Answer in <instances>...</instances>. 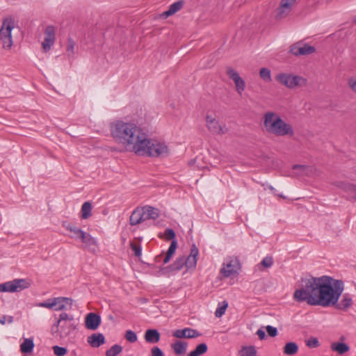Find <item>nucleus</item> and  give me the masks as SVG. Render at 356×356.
I'll return each instance as SVG.
<instances>
[{
	"mask_svg": "<svg viewBox=\"0 0 356 356\" xmlns=\"http://www.w3.org/2000/svg\"><path fill=\"white\" fill-rule=\"evenodd\" d=\"M206 121L207 127L209 131L212 134H224L226 133L227 129H224V128L219 124L218 121H217L216 118H212L210 115H207Z\"/></svg>",
	"mask_w": 356,
	"mask_h": 356,
	"instance_id": "nucleus-12",
	"label": "nucleus"
},
{
	"mask_svg": "<svg viewBox=\"0 0 356 356\" xmlns=\"http://www.w3.org/2000/svg\"><path fill=\"white\" fill-rule=\"evenodd\" d=\"M58 300L59 299H54V298L48 299L47 301H46V302H42L38 303V306L41 307H46V308H49V309H53L54 307H56L57 305V303L59 302Z\"/></svg>",
	"mask_w": 356,
	"mask_h": 356,
	"instance_id": "nucleus-33",
	"label": "nucleus"
},
{
	"mask_svg": "<svg viewBox=\"0 0 356 356\" xmlns=\"http://www.w3.org/2000/svg\"><path fill=\"white\" fill-rule=\"evenodd\" d=\"M228 307V302L227 301L222 302V305L216 310L215 315L216 317H221L225 312L226 309Z\"/></svg>",
	"mask_w": 356,
	"mask_h": 356,
	"instance_id": "nucleus-44",
	"label": "nucleus"
},
{
	"mask_svg": "<svg viewBox=\"0 0 356 356\" xmlns=\"http://www.w3.org/2000/svg\"><path fill=\"white\" fill-rule=\"evenodd\" d=\"M80 240L84 244L85 248L90 250H94L95 248L97 246L95 238L88 233L84 232L83 236H82Z\"/></svg>",
	"mask_w": 356,
	"mask_h": 356,
	"instance_id": "nucleus-19",
	"label": "nucleus"
},
{
	"mask_svg": "<svg viewBox=\"0 0 356 356\" xmlns=\"http://www.w3.org/2000/svg\"><path fill=\"white\" fill-rule=\"evenodd\" d=\"M198 253V248L195 245H193L191 249L190 254L187 257L184 256V260L186 261V267L187 268L196 267Z\"/></svg>",
	"mask_w": 356,
	"mask_h": 356,
	"instance_id": "nucleus-13",
	"label": "nucleus"
},
{
	"mask_svg": "<svg viewBox=\"0 0 356 356\" xmlns=\"http://www.w3.org/2000/svg\"><path fill=\"white\" fill-rule=\"evenodd\" d=\"M306 345L310 348H317L320 346V343L317 338L310 337L306 340Z\"/></svg>",
	"mask_w": 356,
	"mask_h": 356,
	"instance_id": "nucleus-43",
	"label": "nucleus"
},
{
	"mask_svg": "<svg viewBox=\"0 0 356 356\" xmlns=\"http://www.w3.org/2000/svg\"><path fill=\"white\" fill-rule=\"evenodd\" d=\"M130 247L131 250L134 252V255L136 257H139L141 256L142 248L140 244H137L134 242H131Z\"/></svg>",
	"mask_w": 356,
	"mask_h": 356,
	"instance_id": "nucleus-40",
	"label": "nucleus"
},
{
	"mask_svg": "<svg viewBox=\"0 0 356 356\" xmlns=\"http://www.w3.org/2000/svg\"><path fill=\"white\" fill-rule=\"evenodd\" d=\"M75 42L72 38H69L67 41V46L66 49V51L69 56L74 54Z\"/></svg>",
	"mask_w": 356,
	"mask_h": 356,
	"instance_id": "nucleus-45",
	"label": "nucleus"
},
{
	"mask_svg": "<svg viewBox=\"0 0 356 356\" xmlns=\"http://www.w3.org/2000/svg\"><path fill=\"white\" fill-rule=\"evenodd\" d=\"M161 257V255H159L156 257V261H159V259Z\"/></svg>",
	"mask_w": 356,
	"mask_h": 356,
	"instance_id": "nucleus-60",
	"label": "nucleus"
},
{
	"mask_svg": "<svg viewBox=\"0 0 356 356\" xmlns=\"http://www.w3.org/2000/svg\"><path fill=\"white\" fill-rule=\"evenodd\" d=\"M186 261L184 260V256L180 257L174 261L173 264L163 268V270L166 272L178 271L180 270L184 266H186Z\"/></svg>",
	"mask_w": 356,
	"mask_h": 356,
	"instance_id": "nucleus-18",
	"label": "nucleus"
},
{
	"mask_svg": "<svg viewBox=\"0 0 356 356\" xmlns=\"http://www.w3.org/2000/svg\"><path fill=\"white\" fill-rule=\"evenodd\" d=\"M15 26V20L12 16L6 17L2 22L0 29V39L5 49H10L13 46L11 31Z\"/></svg>",
	"mask_w": 356,
	"mask_h": 356,
	"instance_id": "nucleus-4",
	"label": "nucleus"
},
{
	"mask_svg": "<svg viewBox=\"0 0 356 356\" xmlns=\"http://www.w3.org/2000/svg\"><path fill=\"white\" fill-rule=\"evenodd\" d=\"M273 264V259L272 257H266L261 261V265L264 268H270Z\"/></svg>",
	"mask_w": 356,
	"mask_h": 356,
	"instance_id": "nucleus-47",
	"label": "nucleus"
},
{
	"mask_svg": "<svg viewBox=\"0 0 356 356\" xmlns=\"http://www.w3.org/2000/svg\"><path fill=\"white\" fill-rule=\"evenodd\" d=\"M76 329V325L72 322H63L61 324L55 323L51 327V333L56 337L65 339Z\"/></svg>",
	"mask_w": 356,
	"mask_h": 356,
	"instance_id": "nucleus-6",
	"label": "nucleus"
},
{
	"mask_svg": "<svg viewBox=\"0 0 356 356\" xmlns=\"http://www.w3.org/2000/svg\"><path fill=\"white\" fill-rule=\"evenodd\" d=\"M298 350V346L295 342H288L283 348V352L287 355H294Z\"/></svg>",
	"mask_w": 356,
	"mask_h": 356,
	"instance_id": "nucleus-26",
	"label": "nucleus"
},
{
	"mask_svg": "<svg viewBox=\"0 0 356 356\" xmlns=\"http://www.w3.org/2000/svg\"><path fill=\"white\" fill-rule=\"evenodd\" d=\"M144 209L147 214L146 218L155 220L159 218V211L158 209L150 206H146L144 207Z\"/></svg>",
	"mask_w": 356,
	"mask_h": 356,
	"instance_id": "nucleus-28",
	"label": "nucleus"
},
{
	"mask_svg": "<svg viewBox=\"0 0 356 356\" xmlns=\"http://www.w3.org/2000/svg\"><path fill=\"white\" fill-rule=\"evenodd\" d=\"M140 214H141V222L146 220H148L147 218H146L147 214L144 209V207L140 209Z\"/></svg>",
	"mask_w": 356,
	"mask_h": 356,
	"instance_id": "nucleus-53",
	"label": "nucleus"
},
{
	"mask_svg": "<svg viewBox=\"0 0 356 356\" xmlns=\"http://www.w3.org/2000/svg\"><path fill=\"white\" fill-rule=\"evenodd\" d=\"M291 11L282 8L281 6H280L276 11V15L275 19L277 20H280L284 17H286Z\"/></svg>",
	"mask_w": 356,
	"mask_h": 356,
	"instance_id": "nucleus-34",
	"label": "nucleus"
},
{
	"mask_svg": "<svg viewBox=\"0 0 356 356\" xmlns=\"http://www.w3.org/2000/svg\"><path fill=\"white\" fill-rule=\"evenodd\" d=\"M63 226L65 227V229L73 233L74 235L71 236V238H74L76 239H81L82 236H83V234L85 232H83L80 228L75 226L74 224L72 222H63Z\"/></svg>",
	"mask_w": 356,
	"mask_h": 356,
	"instance_id": "nucleus-17",
	"label": "nucleus"
},
{
	"mask_svg": "<svg viewBox=\"0 0 356 356\" xmlns=\"http://www.w3.org/2000/svg\"><path fill=\"white\" fill-rule=\"evenodd\" d=\"M316 51L313 46L301 42H296L290 47V52L296 56L302 55H309Z\"/></svg>",
	"mask_w": 356,
	"mask_h": 356,
	"instance_id": "nucleus-9",
	"label": "nucleus"
},
{
	"mask_svg": "<svg viewBox=\"0 0 356 356\" xmlns=\"http://www.w3.org/2000/svg\"><path fill=\"white\" fill-rule=\"evenodd\" d=\"M348 85L353 91H356V79L355 78L352 77L348 80Z\"/></svg>",
	"mask_w": 356,
	"mask_h": 356,
	"instance_id": "nucleus-51",
	"label": "nucleus"
},
{
	"mask_svg": "<svg viewBox=\"0 0 356 356\" xmlns=\"http://www.w3.org/2000/svg\"><path fill=\"white\" fill-rule=\"evenodd\" d=\"M264 125L268 134L277 136H293L294 134L291 125L273 112H267L264 114Z\"/></svg>",
	"mask_w": 356,
	"mask_h": 356,
	"instance_id": "nucleus-3",
	"label": "nucleus"
},
{
	"mask_svg": "<svg viewBox=\"0 0 356 356\" xmlns=\"http://www.w3.org/2000/svg\"><path fill=\"white\" fill-rule=\"evenodd\" d=\"M208 350V346L205 343L198 344L195 348L190 352L188 356H201Z\"/></svg>",
	"mask_w": 356,
	"mask_h": 356,
	"instance_id": "nucleus-24",
	"label": "nucleus"
},
{
	"mask_svg": "<svg viewBox=\"0 0 356 356\" xmlns=\"http://www.w3.org/2000/svg\"><path fill=\"white\" fill-rule=\"evenodd\" d=\"M54 41L55 40L52 39L44 38V41L42 42V47L44 52H47L50 49L51 47L54 44Z\"/></svg>",
	"mask_w": 356,
	"mask_h": 356,
	"instance_id": "nucleus-42",
	"label": "nucleus"
},
{
	"mask_svg": "<svg viewBox=\"0 0 356 356\" xmlns=\"http://www.w3.org/2000/svg\"><path fill=\"white\" fill-rule=\"evenodd\" d=\"M74 320V317L72 315H69L67 313L63 312L59 315L58 320L56 323L61 324L63 322H72Z\"/></svg>",
	"mask_w": 356,
	"mask_h": 356,
	"instance_id": "nucleus-36",
	"label": "nucleus"
},
{
	"mask_svg": "<svg viewBox=\"0 0 356 356\" xmlns=\"http://www.w3.org/2000/svg\"><path fill=\"white\" fill-rule=\"evenodd\" d=\"M13 321V316H9L8 318V323H12Z\"/></svg>",
	"mask_w": 356,
	"mask_h": 356,
	"instance_id": "nucleus-57",
	"label": "nucleus"
},
{
	"mask_svg": "<svg viewBox=\"0 0 356 356\" xmlns=\"http://www.w3.org/2000/svg\"><path fill=\"white\" fill-rule=\"evenodd\" d=\"M131 225H136L141 223V214L140 208H136L131 213L129 218Z\"/></svg>",
	"mask_w": 356,
	"mask_h": 356,
	"instance_id": "nucleus-29",
	"label": "nucleus"
},
{
	"mask_svg": "<svg viewBox=\"0 0 356 356\" xmlns=\"http://www.w3.org/2000/svg\"><path fill=\"white\" fill-rule=\"evenodd\" d=\"M54 299H59V302H58L56 305L58 307L54 309L56 311H62L65 309V304H68L70 305H72V300L69 298L58 297L54 298Z\"/></svg>",
	"mask_w": 356,
	"mask_h": 356,
	"instance_id": "nucleus-30",
	"label": "nucleus"
},
{
	"mask_svg": "<svg viewBox=\"0 0 356 356\" xmlns=\"http://www.w3.org/2000/svg\"><path fill=\"white\" fill-rule=\"evenodd\" d=\"M30 282L25 279H15L13 281L0 284V292H19L28 289Z\"/></svg>",
	"mask_w": 356,
	"mask_h": 356,
	"instance_id": "nucleus-7",
	"label": "nucleus"
},
{
	"mask_svg": "<svg viewBox=\"0 0 356 356\" xmlns=\"http://www.w3.org/2000/svg\"><path fill=\"white\" fill-rule=\"evenodd\" d=\"M87 342L92 348H99L106 342L105 337L102 333H93L87 338Z\"/></svg>",
	"mask_w": 356,
	"mask_h": 356,
	"instance_id": "nucleus-14",
	"label": "nucleus"
},
{
	"mask_svg": "<svg viewBox=\"0 0 356 356\" xmlns=\"http://www.w3.org/2000/svg\"><path fill=\"white\" fill-rule=\"evenodd\" d=\"M239 261L236 258L234 260H231L229 263H227L226 268H222L220 270V272L224 277H228L236 273V268L239 267Z\"/></svg>",
	"mask_w": 356,
	"mask_h": 356,
	"instance_id": "nucleus-15",
	"label": "nucleus"
},
{
	"mask_svg": "<svg viewBox=\"0 0 356 356\" xmlns=\"http://www.w3.org/2000/svg\"><path fill=\"white\" fill-rule=\"evenodd\" d=\"M257 334L258 335L259 338L261 340H263V339H264L266 338L265 332L263 330H261V329H259V330H257Z\"/></svg>",
	"mask_w": 356,
	"mask_h": 356,
	"instance_id": "nucleus-52",
	"label": "nucleus"
},
{
	"mask_svg": "<svg viewBox=\"0 0 356 356\" xmlns=\"http://www.w3.org/2000/svg\"><path fill=\"white\" fill-rule=\"evenodd\" d=\"M188 343L186 341H177L172 344V348L174 353L177 355H183L186 351Z\"/></svg>",
	"mask_w": 356,
	"mask_h": 356,
	"instance_id": "nucleus-22",
	"label": "nucleus"
},
{
	"mask_svg": "<svg viewBox=\"0 0 356 356\" xmlns=\"http://www.w3.org/2000/svg\"><path fill=\"white\" fill-rule=\"evenodd\" d=\"M266 332L271 337H275L277 334V330L276 327H274L270 325H268L266 327Z\"/></svg>",
	"mask_w": 356,
	"mask_h": 356,
	"instance_id": "nucleus-48",
	"label": "nucleus"
},
{
	"mask_svg": "<svg viewBox=\"0 0 356 356\" xmlns=\"http://www.w3.org/2000/svg\"><path fill=\"white\" fill-rule=\"evenodd\" d=\"M332 351L337 352L339 355H343L350 349L349 346L343 342H333L330 345Z\"/></svg>",
	"mask_w": 356,
	"mask_h": 356,
	"instance_id": "nucleus-20",
	"label": "nucleus"
},
{
	"mask_svg": "<svg viewBox=\"0 0 356 356\" xmlns=\"http://www.w3.org/2000/svg\"><path fill=\"white\" fill-rule=\"evenodd\" d=\"M159 238H165L168 241H173L175 240L176 234L175 231L172 229L168 228L165 230L163 236L159 234Z\"/></svg>",
	"mask_w": 356,
	"mask_h": 356,
	"instance_id": "nucleus-35",
	"label": "nucleus"
},
{
	"mask_svg": "<svg viewBox=\"0 0 356 356\" xmlns=\"http://www.w3.org/2000/svg\"><path fill=\"white\" fill-rule=\"evenodd\" d=\"M268 188H269V189L270 191H273L274 190V188L272 186H269Z\"/></svg>",
	"mask_w": 356,
	"mask_h": 356,
	"instance_id": "nucleus-59",
	"label": "nucleus"
},
{
	"mask_svg": "<svg viewBox=\"0 0 356 356\" xmlns=\"http://www.w3.org/2000/svg\"><path fill=\"white\" fill-rule=\"evenodd\" d=\"M124 338L127 341H128L130 343H134L137 341V335L136 334L132 331V330H127L125 332Z\"/></svg>",
	"mask_w": 356,
	"mask_h": 356,
	"instance_id": "nucleus-38",
	"label": "nucleus"
},
{
	"mask_svg": "<svg viewBox=\"0 0 356 356\" xmlns=\"http://www.w3.org/2000/svg\"><path fill=\"white\" fill-rule=\"evenodd\" d=\"M278 195L280 197H281V198L286 199V197L284 195H283L282 194H279V195Z\"/></svg>",
	"mask_w": 356,
	"mask_h": 356,
	"instance_id": "nucleus-58",
	"label": "nucleus"
},
{
	"mask_svg": "<svg viewBox=\"0 0 356 356\" xmlns=\"http://www.w3.org/2000/svg\"><path fill=\"white\" fill-rule=\"evenodd\" d=\"M92 204L90 202H86L83 204L81 210V217L82 219H88L92 216Z\"/></svg>",
	"mask_w": 356,
	"mask_h": 356,
	"instance_id": "nucleus-27",
	"label": "nucleus"
},
{
	"mask_svg": "<svg viewBox=\"0 0 356 356\" xmlns=\"http://www.w3.org/2000/svg\"><path fill=\"white\" fill-rule=\"evenodd\" d=\"M344 189L347 191H350L351 193H353L352 197L355 198L356 195V188L354 185L352 184H344Z\"/></svg>",
	"mask_w": 356,
	"mask_h": 356,
	"instance_id": "nucleus-49",
	"label": "nucleus"
},
{
	"mask_svg": "<svg viewBox=\"0 0 356 356\" xmlns=\"http://www.w3.org/2000/svg\"><path fill=\"white\" fill-rule=\"evenodd\" d=\"M296 1V0H282L280 6L291 11V7L295 4Z\"/></svg>",
	"mask_w": 356,
	"mask_h": 356,
	"instance_id": "nucleus-46",
	"label": "nucleus"
},
{
	"mask_svg": "<svg viewBox=\"0 0 356 356\" xmlns=\"http://www.w3.org/2000/svg\"><path fill=\"white\" fill-rule=\"evenodd\" d=\"M184 6V1H178L177 2H175L170 6L169 7V9L166 11H165L162 15L165 17H168L170 15H172L179 10L182 8Z\"/></svg>",
	"mask_w": 356,
	"mask_h": 356,
	"instance_id": "nucleus-21",
	"label": "nucleus"
},
{
	"mask_svg": "<svg viewBox=\"0 0 356 356\" xmlns=\"http://www.w3.org/2000/svg\"><path fill=\"white\" fill-rule=\"evenodd\" d=\"M177 247V242L176 240H173L172 242H171V244L165 254V256L163 259V264H168L170 260L171 259L172 257L173 256V254H175V250H176V248Z\"/></svg>",
	"mask_w": 356,
	"mask_h": 356,
	"instance_id": "nucleus-25",
	"label": "nucleus"
},
{
	"mask_svg": "<svg viewBox=\"0 0 356 356\" xmlns=\"http://www.w3.org/2000/svg\"><path fill=\"white\" fill-rule=\"evenodd\" d=\"M172 336L177 339H194L201 336V334L191 327H185L175 330Z\"/></svg>",
	"mask_w": 356,
	"mask_h": 356,
	"instance_id": "nucleus-10",
	"label": "nucleus"
},
{
	"mask_svg": "<svg viewBox=\"0 0 356 356\" xmlns=\"http://www.w3.org/2000/svg\"><path fill=\"white\" fill-rule=\"evenodd\" d=\"M226 73L229 78L234 82L236 90L241 95L245 88V81L239 76L236 71L230 67H227Z\"/></svg>",
	"mask_w": 356,
	"mask_h": 356,
	"instance_id": "nucleus-8",
	"label": "nucleus"
},
{
	"mask_svg": "<svg viewBox=\"0 0 356 356\" xmlns=\"http://www.w3.org/2000/svg\"><path fill=\"white\" fill-rule=\"evenodd\" d=\"M101 324V317L96 313L90 312L85 317V327L90 330H96Z\"/></svg>",
	"mask_w": 356,
	"mask_h": 356,
	"instance_id": "nucleus-11",
	"label": "nucleus"
},
{
	"mask_svg": "<svg viewBox=\"0 0 356 356\" xmlns=\"http://www.w3.org/2000/svg\"><path fill=\"white\" fill-rule=\"evenodd\" d=\"M305 168H306V166L305 165H294L293 166V170L299 169V170H303Z\"/></svg>",
	"mask_w": 356,
	"mask_h": 356,
	"instance_id": "nucleus-54",
	"label": "nucleus"
},
{
	"mask_svg": "<svg viewBox=\"0 0 356 356\" xmlns=\"http://www.w3.org/2000/svg\"><path fill=\"white\" fill-rule=\"evenodd\" d=\"M259 75L265 81H270L271 80L270 70L268 68H261L259 72Z\"/></svg>",
	"mask_w": 356,
	"mask_h": 356,
	"instance_id": "nucleus-37",
	"label": "nucleus"
},
{
	"mask_svg": "<svg viewBox=\"0 0 356 356\" xmlns=\"http://www.w3.org/2000/svg\"><path fill=\"white\" fill-rule=\"evenodd\" d=\"M275 79L280 83L289 89L303 87L307 83V80L305 78L299 75H293L289 73L278 74L276 76Z\"/></svg>",
	"mask_w": 356,
	"mask_h": 356,
	"instance_id": "nucleus-5",
	"label": "nucleus"
},
{
	"mask_svg": "<svg viewBox=\"0 0 356 356\" xmlns=\"http://www.w3.org/2000/svg\"><path fill=\"white\" fill-rule=\"evenodd\" d=\"M151 356H164L163 351L157 346L151 349Z\"/></svg>",
	"mask_w": 356,
	"mask_h": 356,
	"instance_id": "nucleus-50",
	"label": "nucleus"
},
{
	"mask_svg": "<svg viewBox=\"0 0 356 356\" xmlns=\"http://www.w3.org/2000/svg\"><path fill=\"white\" fill-rule=\"evenodd\" d=\"M45 38L55 40V28L53 26H47L44 31Z\"/></svg>",
	"mask_w": 356,
	"mask_h": 356,
	"instance_id": "nucleus-39",
	"label": "nucleus"
},
{
	"mask_svg": "<svg viewBox=\"0 0 356 356\" xmlns=\"http://www.w3.org/2000/svg\"><path fill=\"white\" fill-rule=\"evenodd\" d=\"M122 351V347L118 344H115L106 352V356H117Z\"/></svg>",
	"mask_w": 356,
	"mask_h": 356,
	"instance_id": "nucleus-32",
	"label": "nucleus"
},
{
	"mask_svg": "<svg viewBox=\"0 0 356 356\" xmlns=\"http://www.w3.org/2000/svg\"><path fill=\"white\" fill-rule=\"evenodd\" d=\"M195 163V159H191L189 162H188V165H194Z\"/></svg>",
	"mask_w": 356,
	"mask_h": 356,
	"instance_id": "nucleus-56",
	"label": "nucleus"
},
{
	"mask_svg": "<svg viewBox=\"0 0 356 356\" xmlns=\"http://www.w3.org/2000/svg\"><path fill=\"white\" fill-rule=\"evenodd\" d=\"M54 353L56 356H64L67 353V349L65 347H60L58 346H54L53 347Z\"/></svg>",
	"mask_w": 356,
	"mask_h": 356,
	"instance_id": "nucleus-41",
	"label": "nucleus"
},
{
	"mask_svg": "<svg viewBox=\"0 0 356 356\" xmlns=\"http://www.w3.org/2000/svg\"><path fill=\"white\" fill-rule=\"evenodd\" d=\"M109 318H110L111 320H113V317L112 316H109Z\"/></svg>",
	"mask_w": 356,
	"mask_h": 356,
	"instance_id": "nucleus-61",
	"label": "nucleus"
},
{
	"mask_svg": "<svg viewBox=\"0 0 356 356\" xmlns=\"http://www.w3.org/2000/svg\"><path fill=\"white\" fill-rule=\"evenodd\" d=\"M240 356H257V350L254 346H243L239 350Z\"/></svg>",
	"mask_w": 356,
	"mask_h": 356,
	"instance_id": "nucleus-31",
	"label": "nucleus"
},
{
	"mask_svg": "<svg viewBox=\"0 0 356 356\" xmlns=\"http://www.w3.org/2000/svg\"><path fill=\"white\" fill-rule=\"evenodd\" d=\"M144 339L147 343H156L161 339V334L156 329H148L145 332Z\"/></svg>",
	"mask_w": 356,
	"mask_h": 356,
	"instance_id": "nucleus-16",
	"label": "nucleus"
},
{
	"mask_svg": "<svg viewBox=\"0 0 356 356\" xmlns=\"http://www.w3.org/2000/svg\"><path fill=\"white\" fill-rule=\"evenodd\" d=\"M111 135L125 149L139 156L164 157L168 155L167 145L147 138V135L133 122L117 120L111 123Z\"/></svg>",
	"mask_w": 356,
	"mask_h": 356,
	"instance_id": "nucleus-2",
	"label": "nucleus"
},
{
	"mask_svg": "<svg viewBox=\"0 0 356 356\" xmlns=\"http://www.w3.org/2000/svg\"><path fill=\"white\" fill-rule=\"evenodd\" d=\"M6 316H3L1 318H0V323L1 325H4L6 323Z\"/></svg>",
	"mask_w": 356,
	"mask_h": 356,
	"instance_id": "nucleus-55",
	"label": "nucleus"
},
{
	"mask_svg": "<svg viewBox=\"0 0 356 356\" xmlns=\"http://www.w3.org/2000/svg\"><path fill=\"white\" fill-rule=\"evenodd\" d=\"M34 348L33 341L31 339H25L20 345V350L24 354H29L32 353Z\"/></svg>",
	"mask_w": 356,
	"mask_h": 356,
	"instance_id": "nucleus-23",
	"label": "nucleus"
},
{
	"mask_svg": "<svg viewBox=\"0 0 356 356\" xmlns=\"http://www.w3.org/2000/svg\"><path fill=\"white\" fill-rule=\"evenodd\" d=\"M343 291L341 280H335L327 275L312 277L305 281L302 288L293 293V299L299 302L306 301L309 305L331 307L346 309L351 305L352 300L345 295L339 303L338 300Z\"/></svg>",
	"mask_w": 356,
	"mask_h": 356,
	"instance_id": "nucleus-1",
	"label": "nucleus"
}]
</instances>
